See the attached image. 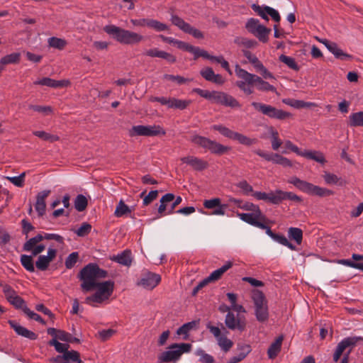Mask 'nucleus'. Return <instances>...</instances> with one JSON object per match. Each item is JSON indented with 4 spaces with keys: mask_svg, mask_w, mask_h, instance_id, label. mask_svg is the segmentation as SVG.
I'll use <instances>...</instances> for the list:
<instances>
[{
    "mask_svg": "<svg viewBox=\"0 0 363 363\" xmlns=\"http://www.w3.org/2000/svg\"><path fill=\"white\" fill-rule=\"evenodd\" d=\"M244 56L252 64L255 71L259 72L262 77L250 73L242 69L240 65H236L235 72L238 77L235 85L245 95H251L254 93L255 89L259 91L276 92L277 89L264 79L275 80L274 74L270 72L262 64V62L251 52L243 50Z\"/></svg>",
    "mask_w": 363,
    "mask_h": 363,
    "instance_id": "f257e3e1",
    "label": "nucleus"
},
{
    "mask_svg": "<svg viewBox=\"0 0 363 363\" xmlns=\"http://www.w3.org/2000/svg\"><path fill=\"white\" fill-rule=\"evenodd\" d=\"M106 277V271L99 268L96 264H89L79 274V279L82 281L81 288L85 291H90L99 283V279Z\"/></svg>",
    "mask_w": 363,
    "mask_h": 363,
    "instance_id": "f03ea898",
    "label": "nucleus"
},
{
    "mask_svg": "<svg viewBox=\"0 0 363 363\" xmlns=\"http://www.w3.org/2000/svg\"><path fill=\"white\" fill-rule=\"evenodd\" d=\"M104 30L121 44H138L144 39V37L138 33L121 28L115 25L105 26Z\"/></svg>",
    "mask_w": 363,
    "mask_h": 363,
    "instance_id": "7ed1b4c3",
    "label": "nucleus"
},
{
    "mask_svg": "<svg viewBox=\"0 0 363 363\" xmlns=\"http://www.w3.org/2000/svg\"><path fill=\"white\" fill-rule=\"evenodd\" d=\"M192 345L190 343H173L157 356L159 363L177 362L183 354L189 353Z\"/></svg>",
    "mask_w": 363,
    "mask_h": 363,
    "instance_id": "20e7f679",
    "label": "nucleus"
},
{
    "mask_svg": "<svg viewBox=\"0 0 363 363\" xmlns=\"http://www.w3.org/2000/svg\"><path fill=\"white\" fill-rule=\"evenodd\" d=\"M258 201H264L272 203H277L282 201L289 200L294 202H301V199L299 196L291 192H286L280 190L265 193L261 191H254L251 195Z\"/></svg>",
    "mask_w": 363,
    "mask_h": 363,
    "instance_id": "39448f33",
    "label": "nucleus"
},
{
    "mask_svg": "<svg viewBox=\"0 0 363 363\" xmlns=\"http://www.w3.org/2000/svg\"><path fill=\"white\" fill-rule=\"evenodd\" d=\"M113 287L114 282L112 281L99 282L94 288L96 289V291L85 298V303L95 306L96 303H101L108 300L113 291Z\"/></svg>",
    "mask_w": 363,
    "mask_h": 363,
    "instance_id": "423d86ee",
    "label": "nucleus"
},
{
    "mask_svg": "<svg viewBox=\"0 0 363 363\" xmlns=\"http://www.w3.org/2000/svg\"><path fill=\"white\" fill-rule=\"evenodd\" d=\"M251 298L255 308V315L259 323L266 322L269 319V308L267 301L264 294L257 289L252 291Z\"/></svg>",
    "mask_w": 363,
    "mask_h": 363,
    "instance_id": "0eeeda50",
    "label": "nucleus"
},
{
    "mask_svg": "<svg viewBox=\"0 0 363 363\" xmlns=\"http://www.w3.org/2000/svg\"><path fill=\"white\" fill-rule=\"evenodd\" d=\"M218 310L220 313H227L225 318V324L226 327L231 330H238L243 332L246 328V319L244 316L235 315L232 312L230 306L222 303L219 306Z\"/></svg>",
    "mask_w": 363,
    "mask_h": 363,
    "instance_id": "6e6552de",
    "label": "nucleus"
},
{
    "mask_svg": "<svg viewBox=\"0 0 363 363\" xmlns=\"http://www.w3.org/2000/svg\"><path fill=\"white\" fill-rule=\"evenodd\" d=\"M289 182L296 186L301 191L311 195L318 196H328L332 194V191L328 189L322 188L318 186L313 185L306 181L301 180L298 177H291Z\"/></svg>",
    "mask_w": 363,
    "mask_h": 363,
    "instance_id": "1a4fd4ad",
    "label": "nucleus"
},
{
    "mask_svg": "<svg viewBox=\"0 0 363 363\" xmlns=\"http://www.w3.org/2000/svg\"><path fill=\"white\" fill-rule=\"evenodd\" d=\"M191 141L195 145L208 150L213 154L222 155L230 150V147L224 146L216 141L197 135L192 136Z\"/></svg>",
    "mask_w": 363,
    "mask_h": 363,
    "instance_id": "9d476101",
    "label": "nucleus"
},
{
    "mask_svg": "<svg viewBox=\"0 0 363 363\" xmlns=\"http://www.w3.org/2000/svg\"><path fill=\"white\" fill-rule=\"evenodd\" d=\"M251 105L255 108V110L270 118L284 120L291 116V114L289 112L277 108L276 107L271 105L255 101L252 102Z\"/></svg>",
    "mask_w": 363,
    "mask_h": 363,
    "instance_id": "9b49d317",
    "label": "nucleus"
},
{
    "mask_svg": "<svg viewBox=\"0 0 363 363\" xmlns=\"http://www.w3.org/2000/svg\"><path fill=\"white\" fill-rule=\"evenodd\" d=\"M245 28L247 30L254 35L262 43L268 41V35L271 33V29L267 28L259 23V21L256 18H251L247 20Z\"/></svg>",
    "mask_w": 363,
    "mask_h": 363,
    "instance_id": "f8f14e48",
    "label": "nucleus"
},
{
    "mask_svg": "<svg viewBox=\"0 0 363 363\" xmlns=\"http://www.w3.org/2000/svg\"><path fill=\"white\" fill-rule=\"evenodd\" d=\"M129 134L130 136H157L164 135L166 134L165 130L160 126L157 125H134L130 130Z\"/></svg>",
    "mask_w": 363,
    "mask_h": 363,
    "instance_id": "ddd939ff",
    "label": "nucleus"
},
{
    "mask_svg": "<svg viewBox=\"0 0 363 363\" xmlns=\"http://www.w3.org/2000/svg\"><path fill=\"white\" fill-rule=\"evenodd\" d=\"M212 102L232 108L241 107V104L235 97L223 91H215Z\"/></svg>",
    "mask_w": 363,
    "mask_h": 363,
    "instance_id": "4468645a",
    "label": "nucleus"
},
{
    "mask_svg": "<svg viewBox=\"0 0 363 363\" xmlns=\"http://www.w3.org/2000/svg\"><path fill=\"white\" fill-rule=\"evenodd\" d=\"M252 10L259 16L262 19L269 21V17L270 16L273 21L276 23H279L281 20V16L279 12L268 6H259L255 4L252 5Z\"/></svg>",
    "mask_w": 363,
    "mask_h": 363,
    "instance_id": "2eb2a0df",
    "label": "nucleus"
},
{
    "mask_svg": "<svg viewBox=\"0 0 363 363\" xmlns=\"http://www.w3.org/2000/svg\"><path fill=\"white\" fill-rule=\"evenodd\" d=\"M160 281L161 277L159 274L146 272L137 282V285L145 289L152 290L158 285Z\"/></svg>",
    "mask_w": 363,
    "mask_h": 363,
    "instance_id": "dca6fc26",
    "label": "nucleus"
},
{
    "mask_svg": "<svg viewBox=\"0 0 363 363\" xmlns=\"http://www.w3.org/2000/svg\"><path fill=\"white\" fill-rule=\"evenodd\" d=\"M360 340H363V338L362 337L356 336L347 337L342 339L336 347V349L333 354V360L335 362H337L346 348L354 346L357 344V342Z\"/></svg>",
    "mask_w": 363,
    "mask_h": 363,
    "instance_id": "f3484780",
    "label": "nucleus"
},
{
    "mask_svg": "<svg viewBox=\"0 0 363 363\" xmlns=\"http://www.w3.org/2000/svg\"><path fill=\"white\" fill-rule=\"evenodd\" d=\"M238 216L242 220L250 225L259 228H264V224L262 223L263 216L259 210H256L250 213H239Z\"/></svg>",
    "mask_w": 363,
    "mask_h": 363,
    "instance_id": "a211bd4d",
    "label": "nucleus"
},
{
    "mask_svg": "<svg viewBox=\"0 0 363 363\" xmlns=\"http://www.w3.org/2000/svg\"><path fill=\"white\" fill-rule=\"evenodd\" d=\"M181 161L183 163H186L189 165L195 171H203L208 168V163L207 161L195 157V156H187L181 158Z\"/></svg>",
    "mask_w": 363,
    "mask_h": 363,
    "instance_id": "6ab92c4d",
    "label": "nucleus"
},
{
    "mask_svg": "<svg viewBox=\"0 0 363 363\" xmlns=\"http://www.w3.org/2000/svg\"><path fill=\"white\" fill-rule=\"evenodd\" d=\"M57 255V250L53 247H49L47 255H40L35 262L36 267L45 271L48 269L50 263L55 259Z\"/></svg>",
    "mask_w": 363,
    "mask_h": 363,
    "instance_id": "aec40b11",
    "label": "nucleus"
},
{
    "mask_svg": "<svg viewBox=\"0 0 363 363\" xmlns=\"http://www.w3.org/2000/svg\"><path fill=\"white\" fill-rule=\"evenodd\" d=\"M143 54L150 57H159L166 60L168 62L170 63H174L176 62L175 56L171 53L160 50L156 48L146 50Z\"/></svg>",
    "mask_w": 363,
    "mask_h": 363,
    "instance_id": "412c9836",
    "label": "nucleus"
},
{
    "mask_svg": "<svg viewBox=\"0 0 363 363\" xmlns=\"http://www.w3.org/2000/svg\"><path fill=\"white\" fill-rule=\"evenodd\" d=\"M69 84L67 80H55L49 77H44L34 82V84L46 86L52 88L65 87Z\"/></svg>",
    "mask_w": 363,
    "mask_h": 363,
    "instance_id": "4be33fe9",
    "label": "nucleus"
},
{
    "mask_svg": "<svg viewBox=\"0 0 363 363\" xmlns=\"http://www.w3.org/2000/svg\"><path fill=\"white\" fill-rule=\"evenodd\" d=\"M9 324L18 335L26 337L29 340H35L37 338V335L35 333L21 326L15 320H10Z\"/></svg>",
    "mask_w": 363,
    "mask_h": 363,
    "instance_id": "5701e85b",
    "label": "nucleus"
},
{
    "mask_svg": "<svg viewBox=\"0 0 363 363\" xmlns=\"http://www.w3.org/2000/svg\"><path fill=\"white\" fill-rule=\"evenodd\" d=\"M112 259L121 265L130 267L133 260L131 252L130 250H124L114 256Z\"/></svg>",
    "mask_w": 363,
    "mask_h": 363,
    "instance_id": "b1692460",
    "label": "nucleus"
},
{
    "mask_svg": "<svg viewBox=\"0 0 363 363\" xmlns=\"http://www.w3.org/2000/svg\"><path fill=\"white\" fill-rule=\"evenodd\" d=\"M232 266V262L230 261H228L221 267L212 272L209 274V276L206 277V279L208 280L209 282L218 280L221 277V276Z\"/></svg>",
    "mask_w": 363,
    "mask_h": 363,
    "instance_id": "393cba45",
    "label": "nucleus"
},
{
    "mask_svg": "<svg viewBox=\"0 0 363 363\" xmlns=\"http://www.w3.org/2000/svg\"><path fill=\"white\" fill-rule=\"evenodd\" d=\"M283 336L277 337L269 346L267 354L269 359L275 358L281 350Z\"/></svg>",
    "mask_w": 363,
    "mask_h": 363,
    "instance_id": "a878e982",
    "label": "nucleus"
},
{
    "mask_svg": "<svg viewBox=\"0 0 363 363\" xmlns=\"http://www.w3.org/2000/svg\"><path fill=\"white\" fill-rule=\"evenodd\" d=\"M301 156L307 159L313 160L320 164H324L325 162V159L323 154L319 151H304L302 152Z\"/></svg>",
    "mask_w": 363,
    "mask_h": 363,
    "instance_id": "bb28decb",
    "label": "nucleus"
},
{
    "mask_svg": "<svg viewBox=\"0 0 363 363\" xmlns=\"http://www.w3.org/2000/svg\"><path fill=\"white\" fill-rule=\"evenodd\" d=\"M268 131L271 135V143L272 150H278V149L282 145V141L279 138L278 131L272 126L268 128Z\"/></svg>",
    "mask_w": 363,
    "mask_h": 363,
    "instance_id": "cd10ccee",
    "label": "nucleus"
},
{
    "mask_svg": "<svg viewBox=\"0 0 363 363\" xmlns=\"http://www.w3.org/2000/svg\"><path fill=\"white\" fill-rule=\"evenodd\" d=\"M195 322H189L184 323L177 330V334L182 336V340H187L189 336V332L194 328Z\"/></svg>",
    "mask_w": 363,
    "mask_h": 363,
    "instance_id": "c85d7f7f",
    "label": "nucleus"
},
{
    "mask_svg": "<svg viewBox=\"0 0 363 363\" xmlns=\"http://www.w3.org/2000/svg\"><path fill=\"white\" fill-rule=\"evenodd\" d=\"M241 351L236 355L232 357L226 363H238L244 359L250 352V347L245 345L241 347Z\"/></svg>",
    "mask_w": 363,
    "mask_h": 363,
    "instance_id": "c756f323",
    "label": "nucleus"
},
{
    "mask_svg": "<svg viewBox=\"0 0 363 363\" xmlns=\"http://www.w3.org/2000/svg\"><path fill=\"white\" fill-rule=\"evenodd\" d=\"M64 363H82L80 354L77 351L70 350L64 353Z\"/></svg>",
    "mask_w": 363,
    "mask_h": 363,
    "instance_id": "7c9ffc66",
    "label": "nucleus"
},
{
    "mask_svg": "<svg viewBox=\"0 0 363 363\" xmlns=\"http://www.w3.org/2000/svg\"><path fill=\"white\" fill-rule=\"evenodd\" d=\"M323 177L327 184H336L340 186L344 184V181L341 178L338 177L336 174L325 172Z\"/></svg>",
    "mask_w": 363,
    "mask_h": 363,
    "instance_id": "2f4dec72",
    "label": "nucleus"
},
{
    "mask_svg": "<svg viewBox=\"0 0 363 363\" xmlns=\"http://www.w3.org/2000/svg\"><path fill=\"white\" fill-rule=\"evenodd\" d=\"M195 355L199 357V362L201 363H213L215 359L214 357L206 353L204 350L201 347H198L195 352Z\"/></svg>",
    "mask_w": 363,
    "mask_h": 363,
    "instance_id": "473e14b6",
    "label": "nucleus"
},
{
    "mask_svg": "<svg viewBox=\"0 0 363 363\" xmlns=\"http://www.w3.org/2000/svg\"><path fill=\"white\" fill-rule=\"evenodd\" d=\"M147 27L153 29L156 32H162L169 29V26L167 24L152 18H149Z\"/></svg>",
    "mask_w": 363,
    "mask_h": 363,
    "instance_id": "72a5a7b5",
    "label": "nucleus"
},
{
    "mask_svg": "<svg viewBox=\"0 0 363 363\" xmlns=\"http://www.w3.org/2000/svg\"><path fill=\"white\" fill-rule=\"evenodd\" d=\"M330 52L333 53L334 56L337 59L350 60L352 58V55L344 52L343 50L340 49L335 43L333 45L332 48L330 47Z\"/></svg>",
    "mask_w": 363,
    "mask_h": 363,
    "instance_id": "f704fd0d",
    "label": "nucleus"
},
{
    "mask_svg": "<svg viewBox=\"0 0 363 363\" xmlns=\"http://www.w3.org/2000/svg\"><path fill=\"white\" fill-rule=\"evenodd\" d=\"M233 140H237L239 143L246 146H251L255 144L257 141L255 138H250L238 132H236Z\"/></svg>",
    "mask_w": 363,
    "mask_h": 363,
    "instance_id": "c9c22d12",
    "label": "nucleus"
},
{
    "mask_svg": "<svg viewBox=\"0 0 363 363\" xmlns=\"http://www.w3.org/2000/svg\"><path fill=\"white\" fill-rule=\"evenodd\" d=\"M191 103V100H182L176 98H172L170 108L184 110L189 106Z\"/></svg>",
    "mask_w": 363,
    "mask_h": 363,
    "instance_id": "e433bc0d",
    "label": "nucleus"
},
{
    "mask_svg": "<svg viewBox=\"0 0 363 363\" xmlns=\"http://www.w3.org/2000/svg\"><path fill=\"white\" fill-rule=\"evenodd\" d=\"M217 342L220 349L224 352L229 351L233 345L231 340L227 337L225 335H223L217 340Z\"/></svg>",
    "mask_w": 363,
    "mask_h": 363,
    "instance_id": "4c0bfd02",
    "label": "nucleus"
},
{
    "mask_svg": "<svg viewBox=\"0 0 363 363\" xmlns=\"http://www.w3.org/2000/svg\"><path fill=\"white\" fill-rule=\"evenodd\" d=\"M289 238L294 240L296 244L300 245L302 241L303 232L298 228H290L288 231Z\"/></svg>",
    "mask_w": 363,
    "mask_h": 363,
    "instance_id": "58836bf2",
    "label": "nucleus"
},
{
    "mask_svg": "<svg viewBox=\"0 0 363 363\" xmlns=\"http://www.w3.org/2000/svg\"><path fill=\"white\" fill-rule=\"evenodd\" d=\"M21 55L18 52H13L9 55H7L3 57L0 63L3 65H9V64H16L19 62Z\"/></svg>",
    "mask_w": 363,
    "mask_h": 363,
    "instance_id": "ea45409f",
    "label": "nucleus"
},
{
    "mask_svg": "<svg viewBox=\"0 0 363 363\" xmlns=\"http://www.w3.org/2000/svg\"><path fill=\"white\" fill-rule=\"evenodd\" d=\"M234 43L239 46H243L246 48H254L257 45V42L255 40L248 39L244 37H236L234 39Z\"/></svg>",
    "mask_w": 363,
    "mask_h": 363,
    "instance_id": "a19ab883",
    "label": "nucleus"
},
{
    "mask_svg": "<svg viewBox=\"0 0 363 363\" xmlns=\"http://www.w3.org/2000/svg\"><path fill=\"white\" fill-rule=\"evenodd\" d=\"M212 128L215 130H218L223 136L233 140L236 132L230 130L228 128L222 125H213Z\"/></svg>",
    "mask_w": 363,
    "mask_h": 363,
    "instance_id": "79ce46f5",
    "label": "nucleus"
},
{
    "mask_svg": "<svg viewBox=\"0 0 363 363\" xmlns=\"http://www.w3.org/2000/svg\"><path fill=\"white\" fill-rule=\"evenodd\" d=\"M349 124L350 126H363V111L352 113Z\"/></svg>",
    "mask_w": 363,
    "mask_h": 363,
    "instance_id": "37998d69",
    "label": "nucleus"
},
{
    "mask_svg": "<svg viewBox=\"0 0 363 363\" xmlns=\"http://www.w3.org/2000/svg\"><path fill=\"white\" fill-rule=\"evenodd\" d=\"M43 240V236L41 234H38L36 236L28 240L23 245V250L29 252L34 246L39 242Z\"/></svg>",
    "mask_w": 363,
    "mask_h": 363,
    "instance_id": "c03bdc74",
    "label": "nucleus"
},
{
    "mask_svg": "<svg viewBox=\"0 0 363 363\" xmlns=\"http://www.w3.org/2000/svg\"><path fill=\"white\" fill-rule=\"evenodd\" d=\"M33 134L45 141L55 142L59 140L58 136L50 134L43 130H35L33 131Z\"/></svg>",
    "mask_w": 363,
    "mask_h": 363,
    "instance_id": "a18cd8bd",
    "label": "nucleus"
},
{
    "mask_svg": "<svg viewBox=\"0 0 363 363\" xmlns=\"http://www.w3.org/2000/svg\"><path fill=\"white\" fill-rule=\"evenodd\" d=\"M235 185L246 196H251L253 193L252 186L246 180L240 181Z\"/></svg>",
    "mask_w": 363,
    "mask_h": 363,
    "instance_id": "49530a36",
    "label": "nucleus"
},
{
    "mask_svg": "<svg viewBox=\"0 0 363 363\" xmlns=\"http://www.w3.org/2000/svg\"><path fill=\"white\" fill-rule=\"evenodd\" d=\"M48 42L50 47L58 50H62L67 45V41L65 40L57 37H51L48 38Z\"/></svg>",
    "mask_w": 363,
    "mask_h": 363,
    "instance_id": "de8ad7c7",
    "label": "nucleus"
},
{
    "mask_svg": "<svg viewBox=\"0 0 363 363\" xmlns=\"http://www.w3.org/2000/svg\"><path fill=\"white\" fill-rule=\"evenodd\" d=\"M170 21L173 25L178 27L183 32L186 31V28H188V26L189 25L188 23L185 22L179 16L174 15V14H172Z\"/></svg>",
    "mask_w": 363,
    "mask_h": 363,
    "instance_id": "09e8293b",
    "label": "nucleus"
},
{
    "mask_svg": "<svg viewBox=\"0 0 363 363\" xmlns=\"http://www.w3.org/2000/svg\"><path fill=\"white\" fill-rule=\"evenodd\" d=\"M21 262L23 267L28 272H33L35 270L32 256L22 255L21 256Z\"/></svg>",
    "mask_w": 363,
    "mask_h": 363,
    "instance_id": "8fccbe9b",
    "label": "nucleus"
},
{
    "mask_svg": "<svg viewBox=\"0 0 363 363\" xmlns=\"http://www.w3.org/2000/svg\"><path fill=\"white\" fill-rule=\"evenodd\" d=\"M35 212L33 210V206H29L28 213L33 218H39L42 217L46 211V206H34Z\"/></svg>",
    "mask_w": 363,
    "mask_h": 363,
    "instance_id": "3c124183",
    "label": "nucleus"
},
{
    "mask_svg": "<svg viewBox=\"0 0 363 363\" xmlns=\"http://www.w3.org/2000/svg\"><path fill=\"white\" fill-rule=\"evenodd\" d=\"M26 173L23 172L18 176L16 177H4V178L11 182L14 186L17 187H22L25 183Z\"/></svg>",
    "mask_w": 363,
    "mask_h": 363,
    "instance_id": "603ef678",
    "label": "nucleus"
},
{
    "mask_svg": "<svg viewBox=\"0 0 363 363\" xmlns=\"http://www.w3.org/2000/svg\"><path fill=\"white\" fill-rule=\"evenodd\" d=\"M29 108L43 116H49L52 113V108L50 106L30 105Z\"/></svg>",
    "mask_w": 363,
    "mask_h": 363,
    "instance_id": "864d4df0",
    "label": "nucleus"
},
{
    "mask_svg": "<svg viewBox=\"0 0 363 363\" xmlns=\"http://www.w3.org/2000/svg\"><path fill=\"white\" fill-rule=\"evenodd\" d=\"M163 79L167 81L176 82L178 84H185L192 80L191 79L184 78L179 75H172L168 74H164L163 76Z\"/></svg>",
    "mask_w": 363,
    "mask_h": 363,
    "instance_id": "5fc2aeb1",
    "label": "nucleus"
},
{
    "mask_svg": "<svg viewBox=\"0 0 363 363\" xmlns=\"http://www.w3.org/2000/svg\"><path fill=\"white\" fill-rule=\"evenodd\" d=\"M279 60L286 64L289 68L294 69V70H298L299 69L297 63L296 62L295 60L291 57H289L284 55H281L279 57Z\"/></svg>",
    "mask_w": 363,
    "mask_h": 363,
    "instance_id": "6e6d98bb",
    "label": "nucleus"
},
{
    "mask_svg": "<svg viewBox=\"0 0 363 363\" xmlns=\"http://www.w3.org/2000/svg\"><path fill=\"white\" fill-rule=\"evenodd\" d=\"M133 210V206H117L114 213L117 217L128 216Z\"/></svg>",
    "mask_w": 363,
    "mask_h": 363,
    "instance_id": "4d7b16f0",
    "label": "nucleus"
},
{
    "mask_svg": "<svg viewBox=\"0 0 363 363\" xmlns=\"http://www.w3.org/2000/svg\"><path fill=\"white\" fill-rule=\"evenodd\" d=\"M49 345L51 346H54L55 350L58 352L64 354L65 352H69L68 350L69 347V345L61 343V342H58L57 340L52 339L49 342Z\"/></svg>",
    "mask_w": 363,
    "mask_h": 363,
    "instance_id": "13d9d810",
    "label": "nucleus"
},
{
    "mask_svg": "<svg viewBox=\"0 0 363 363\" xmlns=\"http://www.w3.org/2000/svg\"><path fill=\"white\" fill-rule=\"evenodd\" d=\"M158 195V191L154 190L149 192L147 195H145V191H143L140 194V197L143 199V204H149L154 201Z\"/></svg>",
    "mask_w": 363,
    "mask_h": 363,
    "instance_id": "bf43d9fd",
    "label": "nucleus"
},
{
    "mask_svg": "<svg viewBox=\"0 0 363 363\" xmlns=\"http://www.w3.org/2000/svg\"><path fill=\"white\" fill-rule=\"evenodd\" d=\"M58 340L67 342H79V340L73 337L71 334L63 330H58Z\"/></svg>",
    "mask_w": 363,
    "mask_h": 363,
    "instance_id": "052dcab7",
    "label": "nucleus"
},
{
    "mask_svg": "<svg viewBox=\"0 0 363 363\" xmlns=\"http://www.w3.org/2000/svg\"><path fill=\"white\" fill-rule=\"evenodd\" d=\"M9 302L14 306L16 308L22 309L24 312V308H28L24 300L21 298L18 294L13 296Z\"/></svg>",
    "mask_w": 363,
    "mask_h": 363,
    "instance_id": "680f3d73",
    "label": "nucleus"
},
{
    "mask_svg": "<svg viewBox=\"0 0 363 363\" xmlns=\"http://www.w3.org/2000/svg\"><path fill=\"white\" fill-rule=\"evenodd\" d=\"M91 230V225L88 223H83L82 225L74 230V233H76L79 237H84L87 235Z\"/></svg>",
    "mask_w": 363,
    "mask_h": 363,
    "instance_id": "e2e57ef3",
    "label": "nucleus"
},
{
    "mask_svg": "<svg viewBox=\"0 0 363 363\" xmlns=\"http://www.w3.org/2000/svg\"><path fill=\"white\" fill-rule=\"evenodd\" d=\"M273 240L282 245L288 247L291 250H295V247L283 235H273Z\"/></svg>",
    "mask_w": 363,
    "mask_h": 363,
    "instance_id": "0e129e2a",
    "label": "nucleus"
},
{
    "mask_svg": "<svg viewBox=\"0 0 363 363\" xmlns=\"http://www.w3.org/2000/svg\"><path fill=\"white\" fill-rule=\"evenodd\" d=\"M273 163L280 164L284 167H291L292 162L288 158L284 157L279 154H275Z\"/></svg>",
    "mask_w": 363,
    "mask_h": 363,
    "instance_id": "69168bd1",
    "label": "nucleus"
},
{
    "mask_svg": "<svg viewBox=\"0 0 363 363\" xmlns=\"http://www.w3.org/2000/svg\"><path fill=\"white\" fill-rule=\"evenodd\" d=\"M337 262L338 264L359 269L363 272V263H356L350 259H339L337 261Z\"/></svg>",
    "mask_w": 363,
    "mask_h": 363,
    "instance_id": "338daca9",
    "label": "nucleus"
},
{
    "mask_svg": "<svg viewBox=\"0 0 363 363\" xmlns=\"http://www.w3.org/2000/svg\"><path fill=\"white\" fill-rule=\"evenodd\" d=\"M79 254L77 252L69 255L65 260V266L67 269H72L77 262Z\"/></svg>",
    "mask_w": 363,
    "mask_h": 363,
    "instance_id": "774afa93",
    "label": "nucleus"
}]
</instances>
